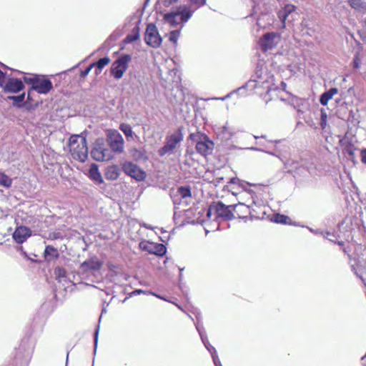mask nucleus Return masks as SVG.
Listing matches in <instances>:
<instances>
[{
	"label": "nucleus",
	"mask_w": 366,
	"mask_h": 366,
	"mask_svg": "<svg viewBox=\"0 0 366 366\" xmlns=\"http://www.w3.org/2000/svg\"><path fill=\"white\" fill-rule=\"evenodd\" d=\"M273 75L267 71L264 62H258L255 69L254 74L251 79L243 86L229 93L224 97L216 98L222 101L229 98L233 94L239 92L243 89L254 90L256 89H262L266 90L267 94L272 91H276L278 86L274 83Z\"/></svg>",
	"instance_id": "obj_1"
},
{
	"label": "nucleus",
	"mask_w": 366,
	"mask_h": 366,
	"mask_svg": "<svg viewBox=\"0 0 366 366\" xmlns=\"http://www.w3.org/2000/svg\"><path fill=\"white\" fill-rule=\"evenodd\" d=\"M24 82L32 84L31 87L27 94V102H31V93L32 91H36L39 94H48L52 89L53 85L49 79H41L39 76L36 75L34 77H24Z\"/></svg>",
	"instance_id": "obj_2"
},
{
	"label": "nucleus",
	"mask_w": 366,
	"mask_h": 366,
	"mask_svg": "<svg viewBox=\"0 0 366 366\" xmlns=\"http://www.w3.org/2000/svg\"><path fill=\"white\" fill-rule=\"evenodd\" d=\"M182 130L183 128L179 127L173 134L166 137L165 144L158 151L159 155L160 157H164L167 154H171L174 152V150L176 149L177 146L184 139Z\"/></svg>",
	"instance_id": "obj_3"
},
{
	"label": "nucleus",
	"mask_w": 366,
	"mask_h": 366,
	"mask_svg": "<svg viewBox=\"0 0 366 366\" xmlns=\"http://www.w3.org/2000/svg\"><path fill=\"white\" fill-rule=\"evenodd\" d=\"M237 207H242L246 210L248 209V206L243 203L226 205L222 202L218 201L213 204V209L217 214V217H222L226 220H232L235 218L233 214V211H236Z\"/></svg>",
	"instance_id": "obj_4"
},
{
	"label": "nucleus",
	"mask_w": 366,
	"mask_h": 366,
	"mask_svg": "<svg viewBox=\"0 0 366 366\" xmlns=\"http://www.w3.org/2000/svg\"><path fill=\"white\" fill-rule=\"evenodd\" d=\"M190 139L196 141V149L199 154L202 156H207L212 153L214 149V142L204 134H191Z\"/></svg>",
	"instance_id": "obj_5"
},
{
	"label": "nucleus",
	"mask_w": 366,
	"mask_h": 366,
	"mask_svg": "<svg viewBox=\"0 0 366 366\" xmlns=\"http://www.w3.org/2000/svg\"><path fill=\"white\" fill-rule=\"evenodd\" d=\"M132 57L128 54H121L112 64L111 74L116 79H119L127 71Z\"/></svg>",
	"instance_id": "obj_6"
},
{
	"label": "nucleus",
	"mask_w": 366,
	"mask_h": 366,
	"mask_svg": "<svg viewBox=\"0 0 366 366\" xmlns=\"http://www.w3.org/2000/svg\"><path fill=\"white\" fill-rule=\"evenodd\" d=\"M144 41L148 46L152 48H158L160 46L162 39L154 24L149 23L147 24L144 34Z\"/></svg>",
	"instance_id": "obj_7"
},
{
	"label": "nucleus",
	"mask_w": 366,
	"mask_h": 366,
	"mask_svg": "<svg viewBox=\"0 0 366 366\" xmlns=\"http://www.w3.org/2000/svg\"><path fill=\"white\" fill-rule=\"evenodd\" d=\"M107 142L114 153H122L124 152V141L118 131L115 129L109 130L107 137Z\"/></svg>",
	"instance_id": "obj_8"
},
{
	"label": "nucleus",
	"mask_w": 366,
	"mask_h": 366,
	"mask_svg": "<svg viewBox=\"0 0 366 366\" xmlns=\"http://www.w3.org/2000/svg\"><path fill=\"white\" fill-rule=\"evenodd\" d=\"M280 36L274 32L264 34L259 41V46L264 52L274 48L279 43Z\"/></svg>",
	"instance_id": "obj_9"
},
{
	"label": "nucleus",
	"mask_w": 366,
	"mask_h": 366,
	"mask_svg": "<svg viewBox=\"0 0 366 366\" xmlns=\"http://www.w3.org/2000/svg\"><path fill=\"white\" fill-rule=\"evenodd\" d=\"M122 169L127 175L137 181H143L146 178V173L139 167L131 162H124Z\"/></svg>",
	"instance_id": "obj_10"
},
{
	"label": "nucleus",
	"mask_w": 366,
	"mask_h": 366,
	"mask_svg": "<svg viewBox=\"0 0 366 366\" xmlns=\"http://www.w3.org/2000/svg\"><path fill=\"white\" fill-rule=\"evenodd\" d=\"M24 345L23 342L14 358L15 363L20 366H27L33 353V347L26 348Z\"/></svg>",
	"instance_id": "obj_11"
},
{
	"label": "nucleus",
	"mask_w": 366,
	"mask_h": 366,
	"mask_svg": "<svg viewBox=\"0 0 366 366\" xmlns=\"http://www.w3.org/2000/svg\"><path fill=\"white\" fill-rule=\"evenodd\" d=\"M32 234L31 229L26 226H18L16 227L12 237L17 244L25 242Z\"/></svg>",
	"instance_id": "obj_12"
},
{
	"label": "nucleus",
	"mask_w": 366,
	"mask_h": 366,
	"mask_svg": "<svg viewBox=\"0 0 366 366\" xmlns=\"http://www.w3.org/2000/svg\"><path fill=\"white\" fill-rule=\"evenodd\" d=\"M71 149L73 150V154L76 156L80 162H84L88 157L89 153L86 137L81 138L79 144Z\"/></svg>",
	"instance_id": "obj_13"
},
{
	"label": "nucleus",
	"mask_w": 366,
	"mask_h": 366,
	"mask_svg": "<svg viewBox=\"0 0 366 366\" xmlns=\"http://www.w3.org/2000/svg\"><path fill=\"white\" fill-rule=\"evenodd\" d=\"M3 88L6 92L17 93L24 89V85L19 79L9 78Z\"/></svg>",
	"instance_id": "obj_14"
},
{
	"label": "nucleus",
	"mask_w": 366,
	"mask_h": 366,
	"mask_svg": "<svg viewBox=\"0 0 366 366\" xmlns=\"http://www.w3.org/2000/svg\"><path fill=\"white\" fill-rule=\"evenodd\" d=\"M103 265V262L99 260L97 257H92L89 259L85 260L81 264V268L83 271L88 270L98 271Z\"/></svg>",
	"instance_id": "obj_15"
},
{
	"label": "nucleus",
	"mask_w": 366,
	"mask_h": 366,
	"mask_svg": "<svg viewBox=\"0 0 366 366\" xmlns=\"http://www.w3.org/2000/svg\"><path fill=\"white\" fill-rule=\"evenodd\" d=\"M227 124L228 123L227 122L225 125L218 128L216 132L218 138L222 141H229L237 134L234 129L229 127Z\"/></svg>",
	"instance_id": "obj_16"
},
{
	"label": "nucleus",
	"mask_w": 366,
	"mask_h": 366,
	"mask_svg": "<svg viewBox=\"0 0 366 366\" xmlns=\"http://www.w3.org/2000/svg\"><path fill=\"white\" fill-rule=\"evenodd\" d=\"M296 10V6L291 4H286L284 7L280 9L277 12V16L281 21L282 27L285 28L286 20L289 17L290 14Z\"/></svg>",
	"instance_id": "obj_17"
},
{
	"label": "nucleus",
	"mask_w": 366,
	"mask_h": 366,
	"mask_svg": "<svg viewBox=\"0 0 366 366\" xmlns=\"http://www.w3.org/2000/svg\"><path fill=\"white\" fill-rule=\"evenodd\" d=\"M175 12L182 24L187 22L193 14V11L186 5L179 6Z\"/></svg>",
	"instance_id": "obj_18"
},
{
	"label": "nucleus",
	"mask_w": 366,
	"mask_h": 366,
	"mask_svg": "<svg viewBox=\"0 0 366 366\" xmlns=\"http://www.w3.org/2000/svg\"><path fill=\"white\" fill-rule=\"evenodd\" d=\"M349 5L360 15L366 14V0H347Z\"/></svg>",
	"instance_id": "obj_19"
},
{
	"label": "nucleus",
	"mask_w": 366,
	"mask_h": 366,
	"mask_svg": "<svg viewBox=\"0 0 366 366\" xmlns=\"http://www.w3.org/2000/svg\"><path fill=\"white\" fill-rule=\"evenodd\" d=\"M103 143V139H97L95 141L94 147L91 152L92 157L97 162H101V155L102 153Z\"/></svg>",
	"instance_id": "obj_20"
},
{
	"label": "nucleus",
	"mask_w": 366,
	"mask_h": 366,
	"mask_svg": "<svg viewBox=\"0 0 366 366\" xmlns=\"http://www.w3.org/2000/svg\"><path fill=\"white\" fill-rule=\"evenodd\" d=\"M89 176L91 179L97 182L98 184L103 183V179L99 171L98 165L95 163L91 164L89 170Z\"/></svg>",
	"instance_id": "obj_21"
},
{
	"label": "nucleus",
	"mask_w": 366,
	"mask_h": 366,
	"mask_svg": "<svg viewBox=\"0 0 366 366\" xmlns=\"http://www.w3.org/2000/svg\"><path fill=\"white\" fill-rule=\"evenodd\" d=\"M140 23H141L140 19H138L136 21V25L133 28L132 32L126 36V38L124 39L125 43L129 44V43L134 42L139 39V35H140L139 34V32H140L139 24H140Z\"/></svg>",
	"instance_id": "obj_22"
},
{
	"label": "nucleus",
	"mask_w": 366,
	"mask_h": 366,
	"mask_svg": "<svg viewBox=\"0 0 366 366\" xmlns=\"http://www.w3.org/2000/svg\"><path fill=\"white\" fill-rule=\"evenodd\" d=\"M338 93V89L332 87L327 91L323 92L320 97V103L322 106H326L328 102L333 97V96Z\"/></svg>",
	"instance_id": "obj_23"
},
{
	"label": "nucleus",
	"mask_w": 366,
	"mask_h": 366,
	"mask_svg": "<svg viewBox=\"0 0 366 366\" xmlns=\"http://www.w3.org/2000/svg\"><path fill=\"white\" fill-rule=\"evenodd\" d=\"M44 254L45 259L48 262L56 259L59 257L57 249L51 245L46 246Z\"/></svg>",
	"instance_id": "obj_24"
},
{
	"label": "nucleus",
	"mask_w": 366,
	"mask_h": 366,
	"mask_svg": "<svg viewBox=\"0 0 366 366\" xmlns=\"http://www.w3.org/2000/svg\"><path fill=\"white\" fill-rule=\"evenodd\" d=\"M120 174V169L117 165H111L106 169L105 177L109 180H116Z\"/></svg>",
	"instance_id": "obj_25"
},
{
	"label": "nucleus",
	"mask_w": 366,
	"mask_h": 366,
	"mask_svg": "<svg viewBox=\"0 0 366 366\" xmlns=\"http://www.w3.org/2000/svg\"><path fill=\"white\" fill-rule=\"evenodd\" d=\"M164 20L172 27H174L182 23L175 11L165 14L164 16Z\"/></svg>",
	"instance_id": "obj_26"
},
{
	"label": "nucleus",
	"mask_w": 366,
	"mask_h": 366,
	"mask_svg": "<svg viewBox=\"0 0 366 366\" xmlns=\"http://www.w3.org/2000/svg\"><path fill=\"white\" fill-rule=\"evenodd\" d=\"M271 143H274V151H265L264 149L257 148V147H251L250 149L255 150V151H260L266 152L270 155L276 156L277 157V153L282 152L283 149L281 148L280 144L283 142V140H274V141H269Z\"/></svg>",
	"instance_id": "obj_27"
},
{
	"label": "nucleus",
	"mask_w": 366,
	"mask_h": 366,
	"mask_svg": "<svg viewBox=\"0 0 366 366\" xmlns=\"http://www.w3.org/2000/svg\"><path fill=\"white\" fill-rule=\"evenodd\" d=\"M110 62V59L108 56H104L99 59L97 61L92 62L91 64H94V68H95V74L99 75L104 67L107 66Z\"/></svg>",
	"instance_id": "obj_28"
},
{
	"label": "nucleus",
	"mask_w": 366,
	"mask_h": 366,
	"mask_svg": "<svg viewBox=\"0 0 366 366\" xmlns=\"http://www.w3.org/2000/svg\"><path fill=\"white\" fill-rule=\"evenodd\" d=\"M26 94L23 92L16 96L8 97V99L13 101V105L16 107H21L25 100Z\"/></svg>",
	"instance_id": "obj_29"
},
{
	"label": "nucleus",
	"mask_w": 366,
	"mask_h": 366,
	"mask_svg": "<svg viewBox=\"0 0 366 366\" xmlns=\"http://www.w3.org/2000/svg\"><path fill=\"white\" fill-rule=\"evenodd\" d=\"M114 152L111 148H106L104 142L103 143L102 153L101 155V162L109 161L114 157Z\"/></svg>",
	"instance_id": "obj_30"
},
{
	"label": "nucleus",
	"mask_w": 366,
	"mask_h": 366,
	"mask_svg": "<svg viewBox=\"0 0 366 366\" xmlns=\"http://www.w3.org/2000/svg\"><path fill=\"white\" fill-rule=\"evenodd\" d=\"M150 252L162 257L167 253V247L163 244H156L154 245V249Z\"/></svg>",
	"instance_id": "obj_31"
},
{
	"label": "nucleus",
	"mask_w": 366,
	"mask_h": 366,
	"mask_svg": "<svg viewBox=\"0 0 366 366\" xmlns=\"http://www.w3.org/2000/svg\"><path fill=\"white\" fill-rule=\"evenodd\" d=\"M290 220L289 217L282 214H275L272 217V221L275 223L287 224H290L288 221Z\"/></svg>",
	"instance_id": "obj_32"
},
{
	"label": "nucleus",
	"mask_w": 366,
	"mask_h": 366,
	"mask_svg": "<svg viewBox=\"0 0 366 366\" xmlns=\"http://www.w3.org/2000/svg\"><path fill=\"white\" fill-rule=\"evenodd\" d=\"M120 130L124 134L127 139H129V138H132L134 132L132 131V127L128 124H121L119 126Z\"/></svg>",
	"instance_id": "obj_33"
},
{
	"label": "nucleus",
	"mask_w": 366,
	"mask_h": 366,
	"mask_svg": "<svg viewBox=\"0 0 366 366\" xmlns=\"http://www.w3.org/2000/svg\"><path fill=\"white\" fill-rule=\"evenodd\" d=\"M12 179L3 172H0V185L6 188L11 186Z\"/></svg>",
	"instance_id": "obj_34"
},
{
	"label": "nucleus",
	"mask_w": 366,
	"mask_h": 366,
	"mask_svg": "<svg viewBox=\"0 0 366 366\" xmlns=\"http://www.w3.org/2000/svg\"><path fill=\"white\" fill-rule=\"evenodd\" d=\"M177 192L182 198L184 199L192 196L191 188L189 186H181L178 188Z\"/></svg>",
	"instance_id": "obj_35"
},
{
	"label": "nucleus",
	"mask_w": 366,
	"mask_h": 366,
	"mask_svg": "<svg viewBox=\"0 0 366 366\" xmlns=\"http://www.w3.org/2000/svg\"><path fill=\"white\" fill-rule=\"evenodd\" d=\"M201 340H202V343L204 344V347H206V349L208 350V352L210 354L214 353L215 352H217L216 349L212 345H211V344L209 343L207 336L202 337Z\"/></svg>",
	"instance_id": "obj_36"
},
{
	"label": "nucleus",
	"mask_w": 366,
	"mask_h": 366,
	"mask_svg": "<svg viewBox=\"0 0 366 366\" xmlns=\"http://www.w3.org/2000/svg\"><path fill=\"white\" fill-rule=\"evenodd\" d=\"M54 274L59 279L66 277V271L64 267H57L54 269Z\"/></svg>",
	"instance_id": "obj_37"
},
{
	"label": "nucleus",
	"mask_w": 366,
	"mask_h": 366,
	"mask_svg": "<svg viewBox=\"0 0 366 366\" xmlns=\"http://www.w3.org/2000/svg\"><path fill=\"white\" fill-rule=\"evenodd\" d=\"M327 114L324 109H321L320 122V125L322 129H324L327 126Z\"/></svg>",
	"instance_id": "obj_38"
},
{
	"label": "nucleus",
	"mask_w": 366,
	"mask_h": 366,
	"mask_svg": "<svg viewBox=\"0 0 366 366\" xmlns=\"http://www.w3.org/2000/svg\"><path fill=\"white\" fill-rule=\"evenodd\" d=\"M180 35V30L172 31L169 34V41L174 43L177 41V39Z\"/></svg>",
	"instance_id": "obj_39"
},
{
	"label": "nucleus",
	"mask_w": 366,
	"mask_h": 366,
	"mask_svg": "<svg viewBox=\"0 0 366 366\" xmlns=\"http://www.w3.org/2000/svg\"><path fill=\"white\" fill-rule=\"evenodd\" d=\"M359 34L360 36L361 39L362 41L366 44V19L363 21V27L362 29L359 31Z\"/></svg>",
	"instance_id": "obj_40"
},
{
	"label": "nucleus",
	"mask_w": 366,
	"mask_h": 366,
	"mask_svg": "<svg viewBox=\"0 0 366 366\" xmlns=\"http://www.w3.org/2000/svg\"><path fill=\"white\" fill-rule=\"evenodd\" d=\"M361 60L359 57V53H356L352 60V66L355 69H359L360 67Z\"/></svg>",
	"instance_id": "obj_41"
},
{
	"label": "nucleus",
	"mask_w": 366,
	"mask_h": 366,
	"mask_svg": "<svg viewBox=\"0 0 366 366\" xmlns=\"http://www.w3.org/2000/svg\"><path fill=\"white\" fill-rule=\"evenodd\" d=\"M355 148L352 146L347 147L345 149V154L347 155L349 158H353L355 157Z\"/></svg>",
	"instance_id": "obj_42"
},
{
	"label": "nucleus",
	"mask_w": 366,
	"mask_h": 366,
	"mask_svg": "<svg viewBox=\"0 0 366 366\" xmlns=\"http://www.w3.org/2000/svg\"><path fill=\"white\" fill-rule=\"evenodd\" d=\"M299 165H300V163L297 161H295L291 159L287 160V162H285V166L287 167H292V169L297 168L299 167Z\"/></svg>",
	"instance_id": "obj_43"
},
{
	"label": "nucleus",
	"mask_w": 366,
	"mask_h": 366,
	"mask_svg": "<svg viewBox=\"0 0 366 366\" xmlns=\"http://www.w3.org/2000/svg\"><path fill=\"white\" fill-rule=\"evenodd\" d=\"M83 137L81 135H73L69 139V144L71 149L74 147V144L77 143L78 139L81 141V138Z\"/></svg>",
	"instance_id": "obj_44"
},
{
	"label": "nucleus",
	"mask_w": 366,
	"mask_h": 366,
	"mask_svg": "<svg viewBox=\"0 0 366 366\" xmlns=\"http://www.w3.org/2000/svg\"><path fill=\"white\" fill-rule=\"evenodd\" d=\"M99 326H97L96 328L94 333V353L97 351V343H98V336H99Z\"/></svg>",
	"instance_id": "obj_45"
},
{
	"label": "nucleus",
	"mask_w": 366,
	"mask_h": 366,
	"mask_svg": "<svg viewBox=\"0 0 366 366\" xmlns=\"http://www.w3.org/2000/svg\"><path fill=\"white\" fill-rule=\"evenodd\" d=\"M93 68H94V64H90L84 70H82L80 71V76L81 78L86 77Z\"/></svg>",
	"instance_id": "obj_46"
},
{
	"label": "nucleus",
	"mask_w": 366,
	"mask_h": 366,
	"mask_svg": "<svg viewBox=\"0 0 366 366\" xmlns=\"http://www.w3.org/2000/svg\"><path fill=\"white\" fill-rule=\"evenodd\" d=\"M149 292H151V291L143 290L142 289H137L130 292L129 294V296L132 297L133 295H137L141 294H149Z\"/></svg>",
	"instance_id": "obj_47"
},
{
	"label": "nucleus",
	"mask_w": 366,
	"mask_h": 366,
	"mask_svg": "<svg viewBox=\"0 0 366 366\" xmlns=\"http://www.w3.org/2000/svg\"><path fill=\"white\" fill-rule=\"evenodd\" d=\"M215 366H222L221 362L218 357L217 352L210 354Z\"/></svg>",
	"instance_id": "obj_48"
},
{
	"label": "nucleus",
	"mask_w": 366,
	"mask_h": 366,
	"mask_svg": "<svg viewBox=\"0 0 366 366\" xmlns=\"http://www.w3.org/2000/svg\"><path fill=\"white\" fill-rule=\"evenodd\" d=\"M195 327L200 336V338L202 339V337H206L207 335L204 333V327L202 326H200L199 323L195 324Z\"/></svg>",
	"instance_id": "obj_49"
},
{
	"label": "nucleus",
	"mask_w": 366,
	"mask_h": 366,
	"mask_svg": "<svg viewBox=\"0 0 366 366\" xmlns=\"http://www.w3.org/2000/svg\"><path fill=\"white\" fill-rule=\"evenodd\" d=\"M324 237L327 239L329 241L335 242V240L332 237H335V234L329 231L325 232V235H322Z\"/></svg>",
	"instance_id": "obj_50"
},
{
	"label": "nucleus",
	"mask_w": 366,
	"mask_h": 366,
	"mask_svg": "<svg viewBox=\"0 0 366 366\" xmlns=\"http://www.w3.org/2000/svg\"><path fill=\"white\" fill-rule=\"evenodd\" d=\"M309 231L315 234L325 235V232L321 229H314L312 227H306Z\"/></svg>",
	"instance_id": "obj_51"
},
{
	"label": "nucleus",
	"mask_w": 366,
	"mask_h": 366,
	"mask_svg": "<svg viewBox=\"0 0 366 366\" xmlns=\"http://www.w3.org/2000/svg\"><path fill=\"white\" fill-rule=\"evenodd\" d=\"M178 0H160L161 4L165 7H169L173 3L177 2Z\"/></svg>",
	"instance_id": "obj_52"
},
{
	"label": "nucleus",
	"mask_w": 366,
	"mask_h": 366,
	"mask_svg": "<svg viewBox=\"0 0 366 366\" xmlns=\"http://www.w3.org/2000/svg\"><path fill=\"white\" fill-rule=\"evenodd\" d=\"M6 80V74L4 73L1 70H0V86L3 87L5 84Z\"/></svg>",
	"instance_id": "obj_53"
},
{
	"label": "nucleus",
	"mask_w": 366,
	"mask_h": 366,
	"mask_svg": "<svg viewBox=\"0 0 366 366\" xmlns=\"http://www.w3.org/2000/svg\"><path fill=\"white\" fill-rule=\"evenodd\" d=\"M191 3L197 5L198 7L202 6L206 4V0H190Z\"/></svg>",
	"instance_id": "obj_54"
},
{
	"label": "nucleus",
	"mask_w": 366,
	"mask_h": 366,
	"mask_svg": "<svg viewBox=\"0 0 366 366\" xmlns=\"http://www.w3.org/2000/svg\"><path fill=\"white\" fill-rule=\"evenodd\" d=\"M360 156L362 162L366 164V148L361 150Z\"/></svg>",
	"instance_id": "obj_55"
},
{
	"label": "nucleus",
	"mask_w": 366,
	"mask_h": 366,
	"mask_svg": "<svg viewBox=\"0 0 366 366\" xmlns=\"http://www.w3.org/2000/svg\"><path fill=\"white\" fill-rule=\"evenodd\" d=\"M133 156L136 158H141L143 156V154L141 151L138 149H134L133 152Z\"/></svg>",
	"instance_id": "obj_56"
},
{
	"label": "nucleus",
	"mask_w": 366,
	"mask_h": 366,
	"mask_svg": "<svg viewBox=\"0 0 366 366\" xmlns=\"http://www.w3.org/2000/svg\"><path fill=\"white\" fill-rule=\"evenodd\" d=\"M149 295H152L153 296H155L156 297L159 298V299H161V300H163L164 301H168L165 297H162V295H158L154 292H149Z\"/></svg>",
	"instance_id": "obj_57"
},
{
	"label": "nucleus",
	"mask_w": 366,
	"mask_h": 366,
	"mask_svg": "<svg viewBox=\"0 0 366 366\" xmlns=\"http://www.w3.org/2000/svg\"><path fill=\"white\" fill-rule=\"evenodd\" d=\"M214 210L213 209V204L212 205H210L209 208L207 210V216L208 217H210L211 215H212V211Z\"/></svg>",
	"instance_id": "obj_58"
},
{
	"label": "nucleus",
	"mask_w": 366,
	"mask_h": 366,
	"mask_svg": "<svg viewBox=\"0 0 366 366\" xmlns=\"http://www.w3.org/2000/svg\"><path fill=\"white\" fill-rule=\"evenodd\" d=\"M238 209L239 212H243V213H247L249 212V209L247 210H246L245 209H243L242 207H237L236 209V210Z\"/></svg>",
	"instance_id": "obj_59"
},
{
	"label": "nucleus",
	"mask_w": 366,
	"mask_h": 366,
	"mask_svg": "<svg viewBox=\"0 0 366 366\" xmlns=\"http://www.w3.org/2000/svg\"><path fill=\"white\" fill-rule=\"evenodd\" d=\"M281 89L285 90L286 89L287 84L284 81H281L280 83Z\"/></svg>",
	"instance_id": "obj_60"
},
{
	"label": "nucleus",
	"mask_w": 366,
	"mask_h": 366,
	"mask_svg": "<svg viewBox=\"0 0 366 366\" xmlns=\"http://www.w3.org/2000/svg\"><path fill=\"white\" fill-rule=\"evenodd\" d=\"M236 181H237V179H236V178H232V179L229 180V183H230V184H235V183H236Z\"/></svg>",
	"instance_id": "obj_61"
},
{
	"label": "nucleus",
	"mask_w": 366,
	"mask_h": 366,
	"mask_svg": "<svg viewBox=\"0 0 366 366\" xmlns=\"http://www.w3.org/2000/svg\"><path fill=\"white\" fill-rule=\"evenodd\" d=\"M149 1H150V0H145V1H144V7H146V6L148 5V4H149Z\"/></svg>",
	"instance_id": "obj_62"
},
{
	"label": "nucleus",
	"mask_w": 366,
	"mask_h": 366,
	"mask_svg": "<svg viewBox=\"0 0 366 366\" xmlns=\"http://www.w3.org/2000/svg\"><path fill=\"white\" fill-rule=\"evenodd\" d=\"M223 179H224L223 177H220V178H217V179L218 183L221 182Z\"/></svg>",
	"instance_id": "obj_63"
},
{
	"label": "nucleus",
	"mask_w": 366,
	"mask_h": 366,
	"mask_svg": "<svg viewBox=\"0 0 366 366\" xmlns=\"http://www.w3.org/2000/svg\"><path fill=\"white\" fill-rule=\"evenodd\" d=\"M337 243L341 246L344 244V242L342 241H338Z\"/></svg>",
	"instance_id": "obj_64"
}]
</instances>
